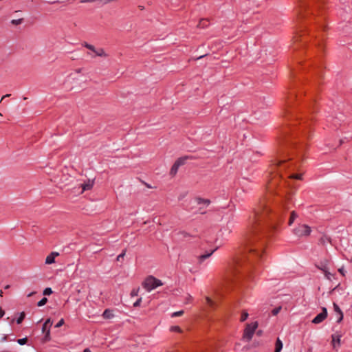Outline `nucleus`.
<instances>
[{"mask_svg": "<svg viewBox=\"0 0 352 352\" xmlns=\"http://www.w3.org/2000/svg\"><path fill=\"white\" fill-rule=\"evenodd\" d=\"M254 215L250 234L246 238L247 252L243 258L236 261V266L234 269V272H239V268L243 266L249 267L253 265V258H259L261 261L263 260V243L257 244L258 237L256 234V226L262 215L260 214V210H256Z\"/></svg>", "mask_w": 352, "mask_h": 352, "instance_id": "obj_1", "label": "nucleus"}, {"mask_svg": "<svg viewBox=\"0 0 352 352\" xmlns=\"http://www.w3.org/2000/svg\"><path fill=\"white\" fill-rule=\"evenodd\" d=\"M162 285H163L162 280L153 276H148L142 283V287L148 292Z\"/></svg>", "mask_w": 352, "mask_h": 352, "instance_id": "obj_2", "label": "nucleus"}, {"mask_svg": "<svg viewBox=\"0 0 352 352\" xmlns=\"http://www.w3.org/2000/svg\"><path fill=\"white\" fill-rule=\"evenodd\" d=\"M258 322H254L250 324H248L245 329H244L243 338L247 342L252 340L256 329L258 327Z\"/></svg>", "mask_w": 352, "mask_h": 352, "instance_id": "obj_3", "label": "nucleus"}, {"mask_svg": "<svg viewBox=\"0 0 352 352\" xmlns=\"http://www.w3.org/2000/svg\"><path fill=\"white\" fill-rule=\"evenodd\" d=\"M83 46L94 53V54H91L90 52L87 53V54L92 58L95 56H107V54L105 53L104 50L102 48H96L93 45L89 44L87 43H84Z\"/></svg>", "mask_w": 352, "mask_h": 352, "instance_id": "obj_4", "label": "nucleus"}, {"mask_svg": "<svg viewBox=\"0 0 352 352\" xmlns=\"http://www.w3.org/2000/svg\"><path fill=\"white\" fill-rule=\"evenodd\" d=\"M294 231L296 236L302 237L309 236L311 234V229L307 225L302 224L296 228Z\"/></svg>", "mask_w": 352, "mask_h": 352, "instance_id": "obj_5", "label": "nucleus"}, {"mask_svg": "<svg viewBox=\"0 0 352 352\" xmlns=\"http://www.w3.org/2000/svg\"><path fill=\"white\" fill-rule=\"evenodd\" d=\"M234 227V222L232 220H230L228 221L226 226H223L219 231L218 236H223L224 235L228 236L232 232V230Z\"/></svg>", "mask_w": 352, "mask_h": 352, "instance_id": "obj_6", "label": "nucleus"}, {"mask_svg": "<svg viewBox=\"0 0 352 352\" xmlns=\"http://www.w3.org/2000/svg\"><path fill=\"white\" fill-rule=\"evenodd\" d=\"M327 316V309L325 307H323L322 309V312L318 314L312 320V322L314 324H319L322 322Z\"/></svg>", "mask_w": 352, "mask_h": 352, "instance_id": "obj_7", "label": "nucleus"}, {"mask_svg": "<svg viewBox=\"0 0 352 352\" xmlns=\"http://www.w3.org/2000/svg\"><path fill=\"white\" fill-rule=\"evenodd\" d=\"M218 247L215 248L210 252H206L205 254H201L197 257L198 263L201 264L206 259L208 258L217 250Z\"/></svg>", "mask_w": 352, "mask_h": 352, "instance_id": "obj_8", "label": "nucleus"}, {"mask_svg": "<svg viewBox=\"0 0 352 352\" xmlns=\"http://www.w3.org/2000/svg\"><path fill=\"white\" fill-rule=\"evenodd\" d=\"M58 255V253L53 252L51 254H50L45 258V263L46 264H52L55 262V258Z\"/></svg>", "mask_w": 352, "mask_h": 352, "instance_id": "obj_9", "label": "nucleus"}, {"mask_svg": "<svg viewBox=\"0 0 352 352\" xmlns=\"http://www.w3.org/2000/svg\"><path fill=\"white\" fill-rule=\"evenodd\" d=\"M333 309L334 311L338 314L340 315V318L337 319V322L340 323L342 319H343V313L339 306L336 303H333Z\"/></svg>", "mask_w": 352, "mask_h": 352, "instance_id": "obj_10", "label": "nucleus"}, {"mask_svg": "<svg viewBox=\"0 0 352 352\" xmlns=\"http://www.w3.org/2000/svg\"><path fill=\"white\" fill-rule=\"evenodd\" d=\"M94 184V180L88 179L87 182L82 184V191L90 190Z\"/></svg>", "mask_w": 352, "mask_h": 352, "instance_id": "obj_11", "label": "nucleus"}, {"mask_svg": "<svg viewBox=\"0 0 352 352\" xmlns=\"http://www.w3.org/2000/svg\"><path fill=\"white\" fill-rule=\"evenodd\" d=\"M188 159H192V156H189V155H186V156L181 157L178 158L175 162V163L177 164L178 166L180 167L181 166L185 164L186 160H188Z\"/></svg>", "mask_w": 352, "mask_h": 352, "instance_id": "obj_12", "label": "nucleus"}, {"mask_svg": "<svg viewBox=\"0 0 352 352\" xmlns=\"http://www.w3.org/2000/svg\"><path fill=\"white\" fill-rule=\"evenodd\" d=\"M340 338L341 336L338 334L332 335V342L333 348H336L337 346H340Z\"/></svg>", "mask_w": 352, "mask_h": 352, "instance_id": "obj_13", "label": "nucleus"}, {"mask_svg": "<svg viewBox=\"0 0 352 352\" xmlns=\"http://www.w3.org/2000/svg\"><path fill=\"white\" fill-rule=\"evenodd\" d=\"M102 316L105 319H111L114 317L113 311L109 309H105Z\"/></svg>", "mask_w": 352, "mask_h": 352, "instance_id": "obj_14", "label": "nucleus"}, {"mask_svg": "<svg viewBox=\"0 0 352 352\" xmlns=\"http://www.w3.org/2000/svg\"><path fill=\"white\" fill-rule=\"evenodd\" d=\"M283 342L280 340L279 338H277L276 342L275 343V351L274 352H280L283 349Z\"/></svg>", "mask_w": 352, "mask_h": 352, "instance_id": "obj_15", "label": "nucleus"}, {"mask_svg": "<svg viewBox=\"0 0 352 352\" xmlns=\"http://www.w3.org/2000/svg\"><path fill=\"white\" fill-rule=\"evenodd\" d=\"M196 201L198 205L204 204L206 206H208L210 204V201L209 199H203L201 197L197 198Z\"/></svg>", "mask_w": 352, "mask_h": 352, "instance_id": "obj_16", "label": "nucleus"}, {"mask_svg": "<svg viewBox=\"0 0 352 352\" xmlns=\"http://www.w3.org/2000/svg\"><path fill=\"white\" fill-rule=\"evenodd\" d=\"M179 168V166H178V164L176 163H174L170 168V175L172 176L175 175L178 171Z\"/></svg>", "mask_w": 352, "mask_h": 352, "instance_id": "obj_17", "label": "nucleus"}, {"mask_svg": "<svg viewBox=\"0 0 352 352\" xmlns=\"http://www.w3.org/2000/svg\"><path fill=\"white\" fill-rule=\"evenodd\" d=\"M316 267L322 272H326L328 269L327 265L326 262H321Z\"/></svg>", "mask_w": 352, "mask_h": 352, "instance_id": "obj_18", "label": "nucleus"}, {"mask_svg": "<svg viewBox=\"0 0 352 352\" xmlns=\"http://www.w3.org/2000/svg\"><path fill=\"white\" fill-rule=\"evenodd\" d=\"M298 217V214L295 211H292L289 220V225L291 226L294 220Z\"/></svg>", "mask_w": 352, "mask_h": 352, "instance_id": "obj_19", "label": "nucleus"}, {"mask_svg": "<svg viewBox=\"0 0 352 352\" xmlns=\"http://www.w3.org/2000/svg\"><path fill=\"white\" fill-rule=\"evenodd\" d=\"M25 317V312H24V311L21 312V313L19 314V318H18L16 319V323H17L18 324H21V323L23 322V320H24Z\"/></svg>", "mask_w": 352, "mask_h": 352, "instance_id": "obj_20", "label": "nucleus"}, {"mask_svg": "<svg viewBox=\"0 0 352 352\" xmlns=\"http://www.w3.org/2000/svg\"><path fill=\"white\" fill-rule=\"evenodd\" d=\"M47 298L45 297H43L41 300H39L37 302V306L42 307V306L45 305L47 303Z\"/></svg>", "mask_w": 352, "mask_h": 352, "instance_id": "obj_21", "label": "nucleus"}, {"mask_svg": "<svg viewBox=\"0 0 352 352\" xmlns=\"http://www.w3.org/2000/svg\"><path fill=\"white\" fill-rule=\"evenodd\" d=\"M23 19H12L11 21V23L14 25H18L22 23Z\"/></svg>", "mask_w": 352, "mask_h": 352, "instance_id": "obj_22", "label": "nucleus"}, {"mask_svg": "<svg viewBox=\"0 0 352 352\" xmlns=\"http://www.w3.org/2000/svg\"><path fill=\"white\" fill-rule=\"evenodd\" d=\"M52 289L50 287H47L43 290V295L49 296L52 294Z\"/></svg>", "mask_w": 352, "mask_h": 352, "instance_id": "obj_23", "label": "nucleus"}, {"mask_svg": "<svg viewBox=\"0 0 352 352\" xmlns=\"http://www.w3.org/2000/svg\"><path fill=\"white\" fill-rule=\"evenodd\" d=\"M183 314H184V311L183 310L175 311V312H173L171 314V317L174 318V317L181 316Z\"/></svg>", "mask_w": 352, "mask_h": 352, "instance_id": "obj_24", "label": "nucleus"}, {"mask_svg": "<svg viewBox=\"0 0 352 352\" xmlns=\"http://www.w3.org/2000/svg\"><path fill=\"white\" fill-rule=\"evenodd\" d=\"M282 307L280 306L278 307H276L274 308L272 311V314L273 316H276L279 312L281 310Z\"/></svg>", "mask_w": 352, "mask_h": 352, "instance_id": "obj_25", "label": "nucleus"}, {"mask_svg": "<svg viewBox=\"0 0 352 352\" xmlns=\"http://www.w3.org/2000/svg\"><path fill=\"white\" fill-rule=\"evenodd\" d=\"M170 331H176V332H179V333H181L182 331L181 329V328L178 326H173L170 327Z\"/></svg>", "mask_w": 352, "mask_h": 352, "instance_id": "obj_26", "label": "nucleus"}, {"mask_svg": "<svg viewBox=\"0 0 352 352\" xmlns=\"http://www.w3.org/2000/svg\"><path fill=\"white\" fill-rule=\"evenodd\" d=\"M27 340H28L27 338H23L18 339L17 342L20 345H23V344H26Z\"/></svg>", "mask_w": 352, "mask_h": 352, "instance_id": "obj_27", "label": "nucleus"}, {"mask_svg": "<svg viewBox=\"0 0 352 352\" xmlns=\"http://www.w3.org/2000/svg\"><path fill=\"white\" fill-rule=\"evenodd\" d=\"M248 317V313L246 312V311H244L242 313V315H241V322H243L245 321Z\"/></svg>", "mask_w": 352, "mask_h": 352, "instance_id": "obj_28", "label": "nucleus"}, {"mask_svg": "<svg viewBox=\"0 0 352 352\" xmlns=\"http://www.w3.org/2000/svg\"><path fill=\"white\" fill-rule=\"evenodd\" d=\"M125 253H126V250H123L122 252V253H120L118 256H117V261H120L121 260V258H123L124 256H125Z\"/></svg>", "mask_w": 352, "mask_h": 352, "instance_id": "obj_29", "label": "nucleus"}, {"mask_svg": "<svg viewBox=\"0 0 352 352\" xmlns=\"http://www.w3.org/2000/svg\"><path fill=\"white\" fill-rule=\"evenodd\" d=\"M205 300H206V303H207L209 306H210V307H212V306H213V305H214V302H213V301H212L210 298H208V297H206Z\"/></svg>", "mask_w": 352, "mask_h": 352, "instance_id": "obj_30", "label": "nucleus"}, {"mask_svg": "<svg viewBox=\"0 0 352 352\" xmlns=\"http://www.w3.org/2000/svg\"><path fill=\"white\" fill-rule=\"evenodd\" d=\"M139 289H133L131 292V296L132 297L137 296L138 295Z\"/></svg>", "mask_w": 352, "mask_h": 352, "instance_id": "obj_31", "label": "nucleus"}, {"mask_svg": "<svg viewBox=\"0 0 352 352\" xmlns=\"http://www.w3.org/2000/svg\"><path fill=\"white\" fill-rule=\"evenodd\" d=\"M323 272L324 274L325 278L330 280L332 274L329 272V269H327L326 272Z\"/></svg>", "mask_w": 352, "mask_h": 352, "instance_id": "obj_32", "label": "nucleus"}, {"mask_svg": "<svg viewBox=\"0 0 352 352\" xmlns=\"http://www.w3.org/2000/svg\"><path fill=\"white\" fill-rule=\"evenodd\" d=\"M142 302V298H139L134 303H133V307H139L140 305V303Z\"/></svg>", "mask_w": 352, "mask_h": 352, "instance_id": "obj_33", "label": "nucleus"}, {"mask_svg": "<svg viewBox=\"0 0 352 352\" xmlns=\"http://www.w3.org/2000/svg\"><path fill=\"white\" fill-rule=\"evenodd\" d=\"M47 327V324H46V323H44V324H43V327H42V331H43V332H45V331H46ZM47 335H49V334H50V329H47Z\"/></svg>", "mask_w": 352, "mask_h": 352, "instance_id": "obj_34", "label": "nucleus"}, {"mask_svg": "<svg viewBox=\"0 0 352 352\" xmlns=\"http://www.w3.org/2000/svg\"><path fill=\"white\" fill-rule=\"evenodd\" d=\"M64 324V320L62 318L60 319L58 323L56 324V327H60Z\"/></svg>", "mask_w": 352, "mask_h": 352, "instance_id": "obj_35", "label": "nucleus"}, {"mask_svg": "<svg viewBox=\"0 0 352 352\" xmlns=\"http://www.w3.org/2000/svg\"><path fill=\"white\" fill-rule=\"evenodd\" d=\"M292 177H294L295 179H301L302 175H300V174L293 175Z\"/></svg>", "mask_w": 352, "mask_h": 352, "instance_id": "obj_36", "label": "nucleus"}, {"mask_svg": "<svg viewBox=\"0 0 352 352\" xmlns=\"http://www.w3.org/2000/svg\"><path fill=\"white\" fill-rule=\"evenodd\" d=\"M286 162V160H277L276 161V165L280 166L282 164H284Z\"/></svg>", "mask_w": 352, "mask_h": 352, "instance_id": "obj_37", "label": "nucleus"}, {"mask_svg": "<svg viewBox=\"0 0 352 352\" xmlns=\"http://www.w3.org/2000/svg\"><path fill=\"white\" fill-rule=\"evenodd\" d=\"M5 314V311L1 310V309L0 308V318H1Z\"/></svg>", "mask_w": 352, "mask_h": 352, "instance_id": "obj_38", "label": "nucleus"}, {"mask_svg": "<svg viewBox=\"0 0 352 352\" xmlns=\"http://www.w3.org/2000/svg\"><path fill=\"white\" fill-rule=\"evenodd\" d=\"M9 96H10V94H6V95L3 96L1 98V99L0 102H1L4 98H7V97H9Z\"/></svg>", "mask_w": 352, "mask_h": 352, "instance_id": "obj_39", "label": "nucleus"}, {"mask_svg": "<svg viewBox=\"0 0 352 352\" xmlns=\"http://www.w3.org/2000/svg\"><path fill=\"white\" fill-rule=\"evenodd\" d=\"M300 1L304 7L307 6V3L305 2H304L305 0H300Z\"/></svg>", "mask_w": 352, "mask_h": 352, "instance_id": "obj_40", "label": "nucleus"}, {"mask_svg": "<svg viewBox=\"0 0 352 352\" xmlns=\"http://www.w3.org/2000/svg\"><path fill=\"white\" fill-rule=\"evenodd\" d=\"M83 352H91V351L89 348H86L83 350Z\"/></svg>", "mask_w": 352, "mask_h": 352, "instance_id": "obj_41", "label": "nucleus"}, {"mask_svg": "<svg viewBox=\"0 0 352 352\" xmlns=\"http://www.w3.org/2000/svg\"><path fill=\"white\" fill-rule=\"evenodd\" d=\"M35 294V292H31V293H30L29 294H28V297H30V296H32L33 294Z\"/></svg>", "mask_w": 352, "mask_h": 352, "instance_id": "obj_42", "label": "nucleus"}, {"mask_svg": "<svg viewBox=\"0 0 352 352\" xmlns=\"http://www.w3.org/2000/svg\"><path fill=\"white\" fill-rule=\"evenodd\" d=\"M45 323H46V324H47V325H48V324H50V319H47V320L45 322Z\"/></svg>", "mask_w": 352, "mask_h": 352, "instance_id": "obj_43", "label": "nucleus"}, {"mask_svg": "<svg viewBox=\"0 0 352 352\" xmlns=\"http://www.w3.org/2000/svg\"><path fill=\"white\" fill-rule=\"evenodd\" d=\"M261 333H262V331L261 330H259V331H257V335L261 336Z\"/></svg>", "mask_w": 352, "mask_h": 352, "instance_id": "obj_44", "label": "nucleus"}, {"mask_svg": "<svg viewBox=\"0 0 352 352\" xmlns=\"http://www.w3.org/2000/svg\"><path fill=\"white\" fill-rule=\"evenodd\" d=\"M265 213L268 212V209L267 208H265Z\"/></svg>", "mask_w": 352, "mask_h": 352, "instance_id": "obj_45", "label": "nucleus"}, {"mask_svg": "<svg viewBox=\"0 0 352 352\" xmlns=\"http://www.w3.org/2000/svg\"><path fill=\"white\" fill-rule=\"evenodd\" d=\"M0 296H3V292L0 291Z\"/></svg>", "mask_w": 352, "mask_h": 352, "instance_id": "obj_46", "label": "nucleus"}, {"mask_svg": "<svg viewBox=\"0 0 352 352\" xmlns=\"http://www.w3.org/2000/svg\"><path fill=\"white\" fill-rule=\"evenodd\" d=\"M9 287H10V285H6V286L5 287V289H8Z\"/></svg>", "mask_w": 352, "mask_h": 352, "instance_id": "obj_47", "label": "nucleus"}, {"mask_svg": "<svg viewBox=\"0 0 352 352\" xmlns=\"http://www.w3.org/2000/svg\"><path fill=\"white\" fill-rule=\"evenodd\" d=\"M339 271H340V273H342V274L343 270H342V269H340V270H339Z\"/></svg>", "mask_w": 352, "mask_h": 352, "instance_id": "obj_48", "label": "nucleus"}, {"mask_svg": "<svg viewBox=\"0 0 352 352\" xmlns=\"http://www.w3.org/2000/svg\"><path fill=\"white\" fill-rule=\"evenodd\" d=\"M80 70H81V69H78V70H76V72H77V73H79V72H80Z\"/></svg>", "mask_w": 352, "mask_h": 352, "instance_id": "obj_49", "label": "nucleus"}, {"mask_svg": "<svg viewBox=\"0 0 352 352\" xmlns=\"http://www.w3.org/2000/svg\"><path fill=\"white\" fill-rule=\"evenodd\" d=\"M57 1H52V2H50V3H56Z\"/></svg>", "mask_w": 352, "mask_h": 352, "instance_id": "obj_50", "label": "nucleus"}]
</instances>
